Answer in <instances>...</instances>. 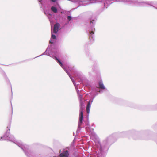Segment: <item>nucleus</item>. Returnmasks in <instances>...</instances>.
<instances>
[{"label":"nucleus","instance_id":"obj_1","mask_svg":"<svg viewBox=\"0 0 157 157\" xmlns=\"http://www.w3.org/2000/svg\"><path fill=\"white\" fill-rule=\"evenodd\" d=\"M75 3H77L80 5V2H84L83 6L88 5L90 4L95 3L98 2H103L104 7L107 8L109 6L115 1L123 2L127 4L132 6L136 5L138 6H145L147 4L151 5L152 2H144V1L139 2L137 0H89L81 1L78 0H70Z\"/></svg>","mask_w":157,"mask_h":157},{"label":"nucleus","instance_id":"obj_2","mask_svg":"<svg viewBox=\"0 0 157 157\" xmlns=\"http://www.w3.org/2000/svg\"><path fill=\"white\" fill-rule=\"evenodd\" d=\"M93 131V129H92L91 131L89 133L91 138L94 141L95 144L94 147L95 151L92 154V157H104L103 156L104 151L108 150V144L111 137L109 136L104 140L102 146L100 142L98 137Z\"/></svg>","mask_w":157,"mask_h":157},{"label":"nucleus","instance_id":"obj_3","mask_svg":"<svg viewBox=\"0 0 157 157\" xmlns=\"http://www.w3.org/2000/svg\"><path fill=\"white\" fill-rule=\"evenodd\" d=\"M7 128H8L9 130L7 131L6 133L3 136L1 137L0 139L6 140L14 143L23 151L25 155L28 157H38L34 153L29 150L28 146L27 145L23 144L21 141H16L15 140L13 136L10 135L9 133L10 127H7Z\"/></svg>","mask_w":157,"mask_h":157},{"label":"nucleus","instance_id":"obj_4","mask_svg":"<svg viewBox=\"0 0 157 157\" xmlns=\"http://www.w3.org/2000/svg\"><path fill=\"white\" fill-rule=\"evenodd\" d=\"M48 47L46 51L42 54L40 56H38V57H39L40 56L43 55H47L48 56L51 57H52L53 59H54L56 60L57 61V63L60 65L65 70L66 72L67 73V74L68 75L69 77L70 78L71 80L72 81L76 89L77 92L78 94V95L80 94V91L78 90V87L76 85V83L75 82L74 80L71 77V75H70V74L67 71V69H66L65 67L63 65L60 60L57 57V56L58 55V52L56 49H54L53 50H52V52H47V51L48 50Z\"/></svg>","mask_w":157,"mask_h":157},{"label":"nucleus","instance_id":"obj_5","mask_svg":"<svg viewBox=\"0 0 157 157\" xmlns=\"http://www.w3.org/2000/svg\"><path fill=\"white\" fill-rule=\"evenodd\" d=\"M96 19L91 17L90 19V24L88 27V31L90 34L89 38L91 40H94V26L95 24Z\"/></svg>","mask_w":157,"mask_h":157},{"label":"nucleus","instance_id":"obj_6","mask_svg":"<svg viewBox=\"0 0 157 157\" xmlns=\"http://www.w3.org/2000/svg\"><path fill=\"white\" fill-rule=\"evenodd\" d=\"M49 20L51 23V37L50 40V42L51 44L53 43L54 42V40L56 39V36L55 35L53 34V33H54L56 34L57 33L59 29L60 26V25L58 23H56L54 25V27L53 29V32L52 30V23L51 19H49Z\"/></svg>","mask_w":157,"mask_h":157},{"label":"nucleus","instance_id":"obj_7","mask_svg":"<svg viewBox=\"0 0 157 157\" xmlns=\"http://www.w3.org/2000/svg\"><path fill=\"white\" fill-rule=\"evenodd\" d=\"M84 102H80V114L77 130L79 129H80V126L83 121V111L85 108Z\"/></svg>","mask_w":157,"mask_h":157},{"label":"nucleus","instance_id":"obj_8","mask_svg":"<svg viewBox=\"0 0 157 157\" xmlns=\"http://www.w3.org/2000/svg\"><path fill=\"white\" fill-rule=\"evenodd\" d=\"M75 77L76 79L78 82H82V76L80 73L76 72Z\"/></svg>","mask_w":157,"mask_h":157},{"label":"nucleus","instance_id":"obj_9","mask_svg":"<svg viewBox=\"0 0 157 157\" xmlns=\"http://www.w3.org/2000/svg\"><path fill=\"white\" fill-rule=\"evenodd\" d=\"M94 98H93L92 99L90 100L88 102V103L87 105L86 106V111L87 113L88 114H89L90 113V109L91 107V105L92 104V103L93 101V100L94 99Z\"/></svg>","mask_w":157,"mask_h":157},{"label":"nucleus","instance_id":"obj_10","mask_svg":"<svg viewBox=\"0 0 157 157\" xmlns=\"http://www.w3.org/2000/svg\"><path fill=\"white\" fill-rule=\"evenodd\" d=\"M69 153L68 151H65L60 154L59 156L60 157H68Z\"/></svg>","mask_w":157,"mask_h":157},{"label":"nucleus","instance_id":"obj_11","mask_svg":"<svg viewBox=\"0 0 157 157\" xmlns=\"http://www.w3.org/2000/svg\"><path fill=\"white\" fill-rule=\"evenodd\" d=\"M99 84L100 89H103L104 91H107V89L105 87L101 80L99 81Z\"/></svg>","mask_w":157,"mask_h":157},{"label":"nucleus","instance_id":"obj_12","mask_svg":"<svg viewBox=\"0 0 157 157\" xmlns=\"http://www.w3.org/2000/svg\"><path fill=\"white\" fill-rule=\"evenodd\" d=\"M38 0L39 1V2L40 4H41V5L43 4L42 0ZM50 0L51 2H56V3L57 6L59 7L60 9L61 8L57 0Z\"/></svg>","mask_w":157,"mask_h":157},{"label":"nucleus","instance_id":"obj_13","mask_svg":"<svg viewBox=\"0 0 157 157\" xmlns=\"http://www.w3.org/2000/svg\"><path fill=\"white\" fill-rule=\"evenodd\" d=\"M51 10L54 13H56L57 12V10L55 6H52L51 7Z\"/></svg>","mask_w":157,"mask_h":157},{"label":"nucleus","instance_id":"obj_14","mask_svg":"<svg viewBox=\"0 0 157 157\" xmlns=\"http://www.w3.org/2000/svg\"><path fill=\"white\" fill-rule=\"evenodd\" d=\"M78 97L79 102H84L82 96V95L80 94L78 95Z\"/></svg>","mask_w":157,"mask_h":157},{"label":"nucleus","instance_id":"obj_15","mask_svg":"<svg viewBox=\"0 0 157 157\" xmlns=\"http://www.w3.org/2000/svg\"><path fill=\"white\" fill-rule=\"evenodd\" d=\"M67 19L69 21H71V20L72 17L71 16H68L67 17Z\"/></svg>","mask_w":157,"mask_h":157},{"label":"nucleus","instance_id":"obj_16","mask_svg":"<svg viewBox=\"0 0 157 157\" xmlns=\"http://www.w3.org/2000/svg\"><path fill=\"white\" fill-rule=\"evenodd\" d=\"M65 11L64 10H62L61 12V13H64V12Z\"/></svg>","mask_w":157,"mask_h":157},{"label":"nucleus","instance_id":"obj_17","mask_svg":"<svg viewBox=\"0 0 157 157\" xmlns=\"http://www.w3.org/2000/svg\"><path fill=\"white\" fill-rule=\"evenodd\" d=\"M86 130L87 131V132H89V128L87 127H86Z\"/></svg>","mask_w":157,"mask_h":157},{"label":"nucleus","instance_id":"obj_18","mask_svg":"<svg viewBox=\"0 0 157 157\" xmlns=\"http://www.w3.org/2000/svg\"><path fill=\"white\" fill-rule=\"evenodd\" d=\"M99 92L100 93H102L103 92V91L102 90H101L99 91Z\"/></svg>","mask_w":157,"mask_h":157},{"label":"nucleus","instance_id":"obj_19","mask_svg":"<svg viewBox=\"0 0 157 157\" xmlns=\"http://www.w3.org/2000/svg\"><path fill=\"white\" fill-rule=\"evenodd\" d=\"M153 7H154L155 8L157 9V5H156L155 6H153Z\"/></svg>","mask_w":157,"mask_h":157},{"label":"nucleus","instance_id":"obj_20","mask_svg":"<svg viewBox=\"0 0 157 157\" xmlns=\"http://www.w3.org/2000/svg\"><path fill=\"white\" fill-rule=\"evenodd\" d=\"M75 17H74L73 19H75Z\"/></svg>","mask_w":157,"mask_h":157}]
</instances>
